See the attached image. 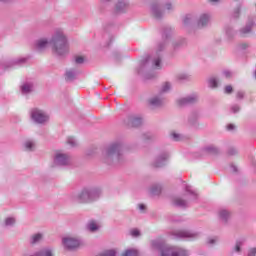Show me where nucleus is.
I'll list each match as a JSON object with an SVG mask.
<instances>
[{
  "label": "nucleus",
  "mask_w": 256,
  "mask_h": 256,
  "mask_svg": "<svg viewBox=\"0 0 256 256\" xmlns=\"http://www.w3.org/2000/svg\"><path fill=\"white\" fill-rule=\"evenodd\" d=\"M170 135L173 141H181V139H183V135L177 132H172Z\"/></svg>",
  "instance_id": "obj_30"
},
{
  "label": "nucleus",
  "mask_w": 256,
  "mask_h": 256,
  "mask_svg": "<svg viewBox=\"0 0 256 256\" xmlns=\"http://www.w3.org/2000/svg\"><path fill=\"white\" fill-rule=\"evenodd\" d=\"M86 227L90 233H97V231L101 229V222L98 220H90Z\"/></svg>",
  "instance_id": "obj_11"
},
{
  "label": "nucleus",
  "mask_w": 256,
  "mask_h": 256,
  "mask_svg": "<svg viewBox=\"0 0 256 256\" xmlns=\"http://www.w3.org/2000/svg\"><path fill=\"white\" fill-rule=\"evenodd\" d=\"M178 237L180 239H187L188 241H192V239H197V237H199V233L189 230H182L178 233Z\"/></svg>",
  "instance_id": "obj_9"
},
{
  "label": "nucleus",
  "mask_w": 256,
  "mask_h": 256,
  "mask_svg": "<svg viewBox=\"0 0 256 256\" xmlns=\"http://www.w3.org/2000/svg\"><path fill=\"white\" fill-rule=\"evenodd\" d=\"M41 241H43V234L41 233H37L32 235L31 239H30V243L32 245H35L37 243H41Z\"/></svg>",
  "instance_id": "obj_18"
},
{
  "label": "nucleus",
  "mask_w": 256,
  "mask_h": 256,
  "mask_svg": "<svg viewBox=\"0 0 256 256\" xmlns=\"http://www.w3.org/2000/svg\"><path fill=\"white\" fill-rule=\"evenodd\" d=\"M247 256H256V248L252 247L248 250Z\"/></svg>",
  "instance_id": "obj_38"
},
{
  "label": "nucleus",
  "mask_w": 256,
  "mask_h": 256,
  "mask_svg": "<svg viewBox=\"0 0 256 256\" xmlns=\"http://www.w3.org/2000/svg\"><path fill=\"white\" fill-rule=\"evenodd\" d=\"M150 247L153 251H157L160 256H189V250L179 246L165 245L161 240H152Z\"/></svg>",
  "instance_id": "obj_2"
},
{
  "label": "nucleus",
  "mask_w": 256,
  "mask_h": 256,
  "mask_svg": "<svg viewBox=\"0 0 256 256\" xmlns=\"http://www.w3.org/2000/svg\"><path fill=\"white\" fill-rule=\"evenodd\" d=\"M219 85V80L215 77H210L208 79V87H210L211 89H217Z\"/></svg>",
  "instance_id": "obj_20"
},
{
  "label": "nucleus",
  "mask_w": 256,
  "mask_h": 256,
  "mask_svg": "<svg viewBox=\"0 0 256 256\" xmlns=\"http://www.w3.org/2000/svg\"><path fill=\"white\" fill-rule=\"evenodd\" d=\"M131 237H141V231L139 229L130 230Z\"/></svg>",
  "instance_id": "obj_32"
},
{
  "label": "nucleus",
  "mask_w": 256,
  "mask_h": 256,
  "mask_svg": "<svg viewBox=\"0 0 256 256\" xmlns=\"http://www.w3.org/2000/svg\"><path fill=\"white\" fill-rule=\"evenodd\" d=\"M186 195L190 201H193V199H197V193H195L192 189L191 186H188L186 188Z\"/></svg>",
  "instance_id": "obj_22"
},
{
  "label": "nucleus",
  "mask_w": 256,
  "mask_h": 256,
  "mask_svg": "<svg viewBox=\"0 0 256 256\" xmlns=\"http://www.w3.org/2000/svg\"><path fill=\"white\" fill-rule=\"evenodd\" d=\"M234 171H237V168H236V167H234Z\"/></svg>",
  "instance_id": "obj_50"
},
{
  "label": "nucleus",
  "mask_w": 256,
  "mask_h": 256,
  "mask_svg": "<svg viewBox=\"0 0 256 256\" xmlns=\"http://www.w3.org/2000/svg\"><path fill=\"white\" fill-rule=\"evenodd\" d=\"M174 205H176L177 207H185L187 205V202L181 198H176L174 200Z\"/></svg>",
  "instance_id": "obj_27"
},
{
  "label": "nucleus",
  "mask_w": 256,
  "mask_h": 256,
  "mask_svg": "<svg viewBox=\"0 0 256 256\" xmlns=\"http://www.w3.org/2000/svg\"><path fill=\"white\" fill-rule=\"evenodd\" d=\"M251 27H253V24L246 26L244 29L241 30L242 35H247V33H251Z\"/></svg>",
  "instance_id": "obj_33"
},
{
  "label": "nucleus",
  "mask_w": 256,
  "mask_h": 256,
  "mask_svg": "<svg viewBox=\"0 0 256 256\" xmlns=\"http://www.w3.org/2000/svg\"><path fill=\"white\" fill-rule=\"evenodd\" d=\"M23 63H27V58L25 57L15 58L10 62H8V67H15V65H23Z\"/></svg>",
  "instance_id": "obj_15"
},
{
  "label": "nucleus",
  "mask_w": 256,
  "mask_h": 256,
  "mask_svg": "<svg viewBox=\"0 0 256 256\" xmlns=\"http://www.w3.org/2000/svg\"><path fill=\"white\" fill-rule=\"evenodd\" d=\"M132 123H133V125H137V123H141V119H139V118H134V119L132 120Z\"/></svg>",
  "instance_id": "obj_40"
},
{
  "label": "nucleus",
  "mask_w": 256,
  "mask_h": 256,
  "mask_svg": "<svg viewBox=\"0 0 256 256\" xmlns=\"http://www.w3.org/2000/svg\"><path fill=\"white\" fill-rule=\"evenodd\" d=\"M86 155H89V151L87 150Z\"/></svg>",
  "instance_id": "obj_49"
},
{
  "label": "nucleus",
  "mask_w": 256,
  "mask_h": 256,
  "mask_svg": "<svg viewBox=\"0 0 256 256\" xmlns=\"http://www.w3.org/2000/svg\"><path fill=\"white\" fill-rule=\"evenodd\" d=\"M233 77V73L229 70H224L221 74V79H231Z\"/></svg>",
  "instance_id": "obj_29"
},
{
  "label": "nucleus",
  "mask_w": 256,
  "mask_h": 256,
  "mask_svg": "<svg viewBox=\"0 0 256 256\" xmlns=\"http://www.w3.org/2000/svg\"><path fill=\"white\" fill-rule=\"evenodd\" d=\"M168 155L161 156L157 159V162L155 163V167H161L165 164V161H167Z\"/></svg>",
  "instance_id": "obj_25"
},
{
  "label": "nucleus",
  "mask_w": 256,
  "mask_h": 256,
  "mask_svg": "<svg viewBox=\"0 0 256 256\" xmlns=\"http://www.w3.org/2000/svg\"><path fill=\"white\" fill-rule=\"evenodd\" d=\"M0 1H7V0H0Z\"/></svg>",
  "instance_id": "obj_53"
},
{
  "label": "nucleus",
  "mask_w": 256,
  "mask_h": 256,
  "mask_svg": "<svg viewBox=\"0 0 256 256\" xmlns=\"http://www.w3.org/2000/svg\"><path fill=\"white\" fill-rule=\"evenodd\" d=\"M229 216H230V214H229V211H227V210H221L219 212V217H220V219H222V221H226L227 219H229Z\"/></svg>",
  "instance_id": "obj_26"
},
{
  "label": "nucleus",
  "mask_w": 256,
  "mask_h": 256,
  "mask_svg": "<svg viewBox=\"0 0 256 256\" xmlns=\"http://www.w3.org/2000/svg\"><path fill=\"white\" fill-rule=\"evenodd\" d=\"M30 118L31 121L37 125H45V123H49V114L39 108H33L30 111Z\"/></svg>",
  "instance_id": "obj_5"
},
{
  "label": "nucleus",
  "mask_w": 256,
  "mask_h": 256,
  "mask_svg": "<svg viewBox=\"0 0 256 256\" xmlns=\"http://www.w3.org/2000/svg\"><path fill=\"white\" fill-rule=\"evenodd\" d=\"M224 93L226 94H230V93H233V87L231 85H228L224 88Z\"/></svg>",
  "instance_id": "obj_37"
},
{
  "label": "nucleus",
  "mask_w": 256,
  "mask_h": 256,
  "mask_svg": "<svg viewBox=\"0 0 256 256\" xmlns=\"http://www.w3.org/2000/svg\"><path fill=\"white\" fill-rule=\"evenodd\" d=\"M226 129H227L228 131H235L236 126H235L234 124H228V125L226 126Z\"/></svg>",
  "instance_id": "obj_39"
},
{
  "label": "nucleus",
  "mask_w": 256,
  "mask_h": 256,
  "mask_svg": "<svg viewBox=\"0 0 256 256\" xmlns=\"http://www.w3.org/2000/svg\"><path fill=\"white\" fill-rule=\"evenodd\" d=\"M226 33H227V35H229V31H227Z\"/></svg>",
  "instance_id": "obj_51"
},
{
  "label": "nucleus",
  "mask_w": 256,
  "mask_h": 256,
  "mask_svg": "<svg viewBox=\"0 0 256 256\" xmlns=\"http://www.w3.org/2000/svg\"><path fill=\"white\" fill-rule=\"evenodd\" d=\"M151 11L152 15H154L156 19H159V17L162 15L161 8H159L157 5H152Z\"/></svg>",
  "instance_id": "obj_23"
},
{
  "label": "nucleus",
  "mask_w": 256,
  "mask_h": 256,
  "mask_svg": "<svg viewBox=\"0 0 256 256\" xmlns=\"http://www.w3.org/2000/svg\"><path fill=\"white\" fill-rule=\"evenodd\" d=\"M165 9H167V11H171V9H173V5L172 4H166Z\"/></svg>",
  "instance_id": "obj_42"
},
{
  "label": "nucleus",
  "mask_w": 256,
  "mask_h": 256,
  "mask_svg": "<svg viewBox=\"0 0 256 256\" xmlns=\"http://www.w3.org/2000/svg\"><path fill=\"white\" fill-rule=\"evenodd\" d=\"M140 211H145V204H139Z\"/></svg>",
  "instance_id": "obj_44"
},
{
  "label": "nucleus",
  "mask_w": 256,
  "mask_h": 256,
  "mask_svg": "<svg viewBox=\"0 0 256 256\" xmlns=\"http://www.w3.org/2000/svg\"><path fill=\"white\" fill-rule=\"evenodd\" d=\"M210 21H211V15L207 13L201 14L197 21V27L199 28L207 27Z\"/></svg>",
  "instance_id": "obj_10"
},
{
  "label": "nucleus",
  "mask_w": 256,
  "mask_h": 256,
  "mask_svg": "<svg viewBox=\"0 0 256 256\" xmlns=\"http://www.w3.org/2000/svg\"><path fill=\"white\" fill-rule=\"evenodd\" d=\"M147 63H150L151 67L153 69H159L161 68V56H155V57H148Z\"/></svg>",
  "instance_id": "obj_12"
},
{
  "label": "nucleus",
  "mask_w": 256,
  "mask_h": 256,
  "mask_svg": "<svg viewBox=\"0 0 256 256\" xmlns=\"http://www.w3.org/2000/svg\"><path fill=\"white\" fill-rule=\"evenodd\" d=\"M77 75V72H75V70H68L66 72V79H75V76Z\"/></svg>",
  "instance_id": "obj_31"
},
{
  "label": "nucleus",
  "mask_w": 256,
  "mask_h": 256,
  "mask_svg": "<svg viewBox=\"0 0 256 256\" xmlns=\"http://www.w3.org/2000/svg\"><path fill=\"white\" fill-rule=\"evenodd\" d=\"M127 7H129V3H127V1H125V0H122L117 3L116 10L117 11H125V9H127Z\"/></svg>",
  "instance_id": "obj_21"
},
{
  "label": "nucleus",
  "mask_w": 256,
  "mask_h": 256,
  "mask_svg": "<svg viewBox=\"0 0 256 256\" xmlns=\"http://www.w3.org/2000/svg\"><path fill=\"white\" fill-rule=\"evenodd\" d=\"M20 89H21V93L23 95H27V94L31 93V91H33V83L25 82L21 85Z\"/></svg>",
  "instance_id": "obj_13"
},
{
  "label": "nucleus",
  "mask_w": 256,
  "mask_h": 256,
  "mask_svg": "<svg viewBox=\"0 0 256 256\" xmlns=\"http://www.w3.org/2000/svg\"><path fill=\"white\" fill-rule=\"evenodd\" d=\"M152 193H155V190H152Z\"/></svg>",
  "instance_id": "obj_52"
},
{
  "label": "nucleus",
  "mask_w": 256,
  "mask_h": 256,
  "mask_svg": "<svg viewBox=\"0 0 256 256\" xmlns=\"http://www.w3.org/2000/svg\"><path fill=\"white\" fill-rule=\"evenodd\" d=\"M23 147L24 151H33L35 149V142L33 140H26Z\"/></svg>",
  "instance_id": "obj_19"
},
{
  "label": "nucleus",
  "mask_w": 256,
  "mask_h": 256,
  "mask_svg": "<svg viewBox=\"0 0 256 256\" xmlns=\"http://www.w3.org/2000/svg\"><path fill=\"white\" fill-rule=\"evenodd\" d=\"M49 47L56 57H65V55H68L70 49L69 38H67V34H65L63 29L54 30L50 39L42 37L35 42L36 51H45Z\"/></svg>",
  "instance_id": "obj_1"
},
{
  "label": "nucleus",
  "mask_w": 256,
  "mask_h": 256,
  "mask_svg": "<svg viewBox=\"0 0 256 256\" xmlns=\"http://www.w3.org/2000/svg\"><path fill=\"white\" fill-rule=\"evenodd\" d=\"M169 89H171V84L170 83H165L162 86V93H167V91H169Z\"/></svg>",
  "instance_id": "obj_35"
},
{
  "label": "nucleus",
  "mask_w": 256,
  "mask_h": 256,
  "mask_svg": "<svg viewBox=\"0 0 256 256\" xmlns=\"http://www.w3.org/2000/svg\"><path fill=\"white\" fill-rule=\"evenodd\" d=\"M243 92H238L237 93V97H238V99H243Z\"/></svg>",
  "instance_id": "obj_46"
},
{
  "label": "nucleus",
  "mask_w": 256,
  "mask_h": 256,
  "mask_svg": "<svg viewBox=\"0 0 256 256\" xmlns=\"http://www.w3.org/2000/svg\"><path fill=\"white\" fill-rule=\"evenodd\" d=\"M122 256H139V250L137 248H127L122 253Z\"/></svg>",
  "instance_id": "obj_17"
},
{
  "label": "nucleus",
  "mask_w": 256,
  "mask_h": 256,
  "mask_svg": "<svg viewBox=\"0 0 256 256\" xmlns=\"http://www.w3.org/2000/svg\"><path fill=\"white\" fill-rule=\"evenodd\" d=\"M101 195V188L87 187L83 188L78 194H73L72 201H74V203H93V201H97Z\"/></svg>",
  "instance_id": "obj_3"
},
{
  "label": "nucleus",
  "mask_w": 256,
  "mask_h": 256,
  "mask_svg": "<svg viewBox=\"0 0 256 256\" xmlns=\"http://www.w3.org/2000/svg\"><path fill=\"white\" fill-rule=\"evenodd\" d=\"M245 241V238H238L232 248V253L243 254L245 251Z\"/></svg>",
  "instance_id": "obj_8"
},
{
  "label": "nucleus",
  "mask_w": 256,
  "mask_h": 256,
  "mask_svg": "<svg viewBox=\"0 0 256 256\" xmlns=\"http://www.w3.org/2000/svg\"><path fill=\"white\" fill-rule=\"evenodd\" d=\"M239 111V106L238 105H235L232 107V112L233 113H237Z\"/></svg>",
  "instance_id": "obj_41"
},
{
  "label": "nucleus",
  "mask_w": 256,
  "mask_h": 256,
  "mask_svg": "<svg viewBox=\"0 0 256 256\" xmlns=\"http://www.w3.org/2000/svg\"><path fill=\"white\" fill-rule=\"evenodd\" d=\"M197 101V96H188L178 100L179 105H189V103H195Z\"/></svg>",
  "instance_id": "obj_14"
},
{
  "label": "nucleus",
  "mask_w": 256,
  "mask_h": 256,
  "mask_svg": "<svg viewBox=\"0 0 256 256\" xmlns=\"http://www.w3.org/2000/svg\"><path fill=\"white\" fill-rule=\"evenodd\" d=\"M53 163L57 167H67L71 165V156L63 152V150H57L54 153Z\"/></svg>",
  "instance_id": "obj_6"
},
{
  "label": "nucleus",
  "mask_w": 256,
  "mask_h": 256,
  "mask_svg": "<svg viewBox=\"0 0 256 256\" xmlns=\"http://www.w3.org/2000/svg\"><path fill=\"white\" fill-rule=\"evenodd\" d=\"M149 105H151V107H159L160 105H163V98L154 96L150 98Z\"/></svg>",
  "instance_id": "obj_16"
},
{
  "label": "nucleus",
  "mask_w": 256,
  "mask_h": 256,
  "mask_svg": "<svg viewBox=\"0 0 256 256\" xmlns=\"http://www.w3.org/2000/svg\"><path fill=\"white\" fill-rule=\"evenodd\" d=\"M207 149H208V151H211L212 153H215V151H217V148H215L213 146H210Z\"/></svg>",
  "instance_id": "obj_43"
},
{
  "label": "nucleus",
  "mask_w": 256,
  "mask_h": 256,
  "mask_svg": "<svg viewBox=\"0 0 256 256\" xmlns=\"http://www.w3.org/2000/svg\"><path fill=\"white\" fill-rule=\"evenodd\" d=\"M119 157H121V145L119 144H112L102 152L104 163H113V161L119 160Z\"/></svg>",
  "instance_id": "obj_4"
},
{
  "label": "nucleus",
  "mask_w": 256,
  "mask_h": 256,
  "mask_svg": "<svg viewBox=\"0 0 256 256\" xmlns=\"http://www.w3.org/2000/svg\"><path fill=\"white\" fill-rule=\"evenodd\" d=\"M16 221L17 220L15 219V217L9 216V217L5 218L4 225H5V227H13V225H15Z\"/></svg>",
  "instance_id": "obj_24"
},
{
  "label": "nucleus",
  "mask_w": 256,
  "mask_h": 256,
  "mask_svg": "<svg viewBox=\"0 0 256 256\" xmlns=\"http://www.w3.org/2000/svg\"><path fill=\"white\" fill-rule=\"evenodd\" d=\"M62 245L64 249L73 251L75 249H79V247L83 245V242L79 239V237L65 236L62 238Z\"/></svg>",
  "instance_id": "obj_7"
},
{
  "label": "nucleus",
  "mask_w": 256,
  "mask_h": 256,
  "mask_svg": "<svg viewBox=\"0 0 256 256\" xmlns=\"http://www.w3.org/2000/svg\"><path fill=\"white\" fill-rule=\"evenodd\" d=\"M216 243H217L216 237H211V238H208L207 240V245H215Z\"/></svg>",
  "instance_id": "obj_36"
},
{
  "label": "nucleus",
  "mask_w": 256,
  "mask_h": 256,
  "mask_svg": "<svg viewBox=\"0 0 256 256\" xmlns=\"http://www.w3.org/2000/svg\"><path fill=\"white\" fill-rule=\"evenodd\" d=\"M75 63H77L78 65H81L82 63H85V57L83 56H78L75 58Z\"/></svg>",
  "instance_id": "obj_34"
},
{
  "label": "nucleus",
  "mask_w": 256,
  "mask_h": 256,
  "mask_svg": "<svg viewBox=\"0 0 256 256\" xmlns=\"http://www.w3.org/2000/svg\"><path fill=\"white\" fill-rule=\"evenodd\" d=\"M211 3H218L219 0H210Z\"/></svg>",
  "instance_id": "obj_47"
},
{
  "label": "nucleus",
  "mask_w": 256,
  "mask_h": 256,
  "mask_svg": "<svg viewBox=\"0 0 256 256\" xmlns=\"http://www.w3.org/2000/svg\"><path fill=\"white\" fill-rule=\"evenodd\" d=\"M249 47V44H241L240 49H247Z\"/></svg>",
  "instance_id": "obj_45"
},
{
  "label": "nucleus",
  "mask_w": 256,
  "mask_h": 256,
  "mask_svg": "<svg viewBox=\"0 0 256 256\" xmlns=\"http://www.w3.org/2000/svg\"><path fill=\"white\" fill-rule=\"evenodd\" d=\"M187 19H188V18H185L184 23H187Z\"/></svg>",
  "instance_id": "obj_48"
},
{
  "label": "nucleus",
  "mask_w": 256,
  "mask_h": 256,
  "mask_svg": "<svg viewBox=\"0 0 256 256\" xmlns=\"http://www.w3.org/2000/svg\"><path fill=\"white\" fill-rule=\"evenodd\" d=\"M67 143L70 145V147H77V145H79V142L74 137H69L67 139Z\"/></svg>",
  "instance_id": "obj_28"
}]
</instances>
